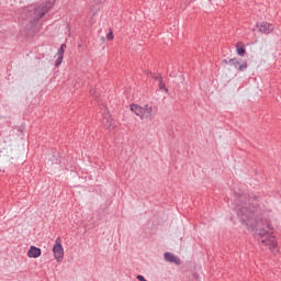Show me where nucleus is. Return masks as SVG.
<instances>
[{"instance_id":"obj_1","label":"nucleus","mask_w":281,"mask_h":281,"mask_svg":"<svg viewBox=\"0 0 281 281\" xmlns=\"http://www.w3.org/2000/svg\"><path fill=\"white\" fill-rule=\"evenodd\" d=\"M235 212L241 225H246L251 232L256 229L262 245L270 247V249H276L278 247L276 237L271 235L273 233L268 231L273 229V226L265 217L267 209L265 204L260 203V196L254 193H235Z\"/></svg>"},{"instance_id":"obj_2","label":"nucleus","mask_w":281,"mask_h":281,"mask_svg":"<svg viewBox=\"0 0 281 281\" xmlns=\"http://www.w3.org/2000/svg\"><path fill=\"white\" fill-rule=\"evenodd\" d=\"M55 3H56V0H46L35 7H30L25 11L24 16L29 22L31 30L36 27L38 21H41L43 16L54 8Z\"/></svg>"},{"instance_id":"obj_3","label":"nucleus","mask_w":281,"mask_h":281,"mask_svg":"<svg viewBox=\"0 0 281 281\" xmlns=\"http://www.w3.org/2000/svg\"><path fill=\"white\" fill-rule=\"evenodd\" d=\"M53 254L57 262H63V258L65 257V249L63 248V244L60 243V237L55 240V245L53 246Z\"/></svg>"},{"instance_id":"obj_4","label":"nucleus","mask_w":281,"mask_h":281,"mask_svg":"<svg viewBox=\"0 0 281 281\" xmlns=\"http://www.w3.org/2000/svg\"><path fill=\"white\" fill-rule=\"evenodd\" d=\"M228 63H229L231 67L236 68L237 71H245V70H247V67H249V65L247 64V60L236 58V57L231 58Z\"/></svg>"},{"instance_id":"obj_5","label":"nucleus","mask_w":281,"mask_h":281,"mask_svg":"<svg viewBox=\"0 0 281 281\" xmlns=\"http://www.w3.org/2000/svg\"><path fill=\"white\" fill-rule=\"evenodd\" d=\"M67 49V44H61L57 52V59L55 61V67H60L63 65V59L65 58V50Z\"/></svg>"},{"instance_id":"obj_6","label":"nucleus","mask_w":281,"mask_h":281,"mask_svg":"<svg viewBox=\"0 0 281 281\" xmlns=\"http://www.w3.org/2000/svg\"><path fill=\"white\" fill-rule=\"evenodd\" d=\"M257 27L261 34H271L273 32V24L269 22H262L260 24H257Z\"/></svg>"},{"instance_id":"obj_7","label":"nucleus","mask_w":281,"mask_h":281,"mask_svg":"<svg viewBox=\"0 0 281 281\" xmlns=\"http://www.w3.org/2000/svg\"><path fill=\"white\" fill-rule=\"evenodd\" d=\"M164 259L166 262H171V265H181V259L172 252H165L164 254Z\"/></svg>"},{"instance_id":"obj_8","label":"nucleus","mask_w":281,"mask_h":281,"mask_svg":"<svg viewBox=\"0 0 281 281\" xmlns=\"http://www.w3.org/2000/svg\"><path fill=\"white\" fill-rule=\"evenodd\" d=\"M43 254V250L36 246H31L27 250V257L29 258H41V255Z\"/></svg>"},{"instance_id":"obj_9","label":"nucleus","mask_w":281,"mask_h":281,"mask_svg":"<svg viewBox=\"0 0 281 281\" xmlns=\"http://www.w3.org/2000/svg\"><path fill=\"white\" fill-rule=\"evenodd\" d=\"M151 117H153V106H149L148 104H146L143 108L142 120H150Z\"/></svg>"},{"instance_id":"obj_10","label":"nucleus","mask_w":281,"mask_h":281,"mask_svg":"<svg viewBox=\"0 0 281 281\" xmlns=\"http://www.w3.org/2000/svg\"><path fill=\"white\" fill-rule=\"evenodd\" d=\"M130 109L133 113H135V115H137L138 117H140L142 120V115L144 113V108H142V105H138V104H135V103H132L130 105Z\"/></svg>"},{"instance_id":"obj_11","label":"nucleus","mask_w":281,"mask_h":281,"mask_svg":"<svg viewBox=\"0 0 281 281\" xmlns=\"http://www.w3.org/2000/svg\"><path fill=\"white\" fill-rule=\"evenodd\" d=\"M236 52L238 56H245L247 54V48H245L244 43H237L236 44Z\"/></svg>"},{"instance_id":"obj_12","label":"nucleus","mask_w":281,"mask_h":281,"mask_svg":"<svg viewBox=\"0 0 281 281\" xmlns=\"http://www.w3.org/2000/svg\"><path fill=\"white\" fill-rule=\"evenodd\" d=\"M103 124L108 131H113V128H115V126H113L112 120L105 119V120H103Z\"/></svg>"},{"instance_id":"obj_13","label":"nucleus","mask_w":281,"mask_h":281,"mask_svg":"<svg viewBox=\"0 0 281 281\" xmlns=\"http://www.w3.org/2000/svg\"><path fill=\"white\" fill-rule=\"evenodd\" d=\"M158 87L160 90L168 92V88L166 87V83L164 82V78H159Z\"/></svg>"},{"instance_id":"obj_14","label":"nucleus","mask_w":281,"mask_h":281,"mask_svg":"<svg viewBox=\"0 0 281 281\" xmlns=\"http://www.w3.org/2000/svg\"><path fill=\"white\" fill-rule=\"evenodd\" d=\"M90 95H92V98H100V93L95 88L90 89Z\"/></svg>"},{"instance_id":"obj_15","label":"nucleus","mask_w":281,"mask_h":281,"mask_svg":"<svg viewBox=\"0 0 281 281\" xmlns=\"http://www.w3.org/2000/svg\"><path fill=\"white\" fill-rule=\"evenodd\" d=\"M108 41H113L114 35H113V30H110V32L106 34Z\"/></svg>"},{"instance_id":"obj_16","label":"nucleus","mask_w":281,"mask_h":281,"mask_svg":"<svg viewBox=\"0 0 281 281\" xmlns=\"http://www.w3.org/2000/svg\"><path fill=\"white\" fill-rule=\"evenodd\" d=\"M136 280H138V281H148V280H146V278H144V276H142V274H138V276L136 277Z\"/></svg>"},{"instance_id":"obj_17","label":"nucleus","mask_w":281,"mask_h":281,"mask_svg":"<svg viewBox=\"0 0 281 281\" xmlns=\"http://www.w3.org/2000/svg\"><path fill=\"white\" fill-rule=\"evenodd\" d=\"M149 74H150L151 78H154V80H158V82H159V78H164V77L153 76V72H149Z\"/></svg>"},{"instance_id":"obj_18","label":"nucleus","mask_w":281,"mask_h":281,"mask_svg":"<svg viewBox=\"0 0 281 281\" xmlns=\"http://www.w3.org/2000/svg\"><path fill=\"white\" fill-rule=\"evenodd\" d=\"M222 63H223V65H229V60H227V59H223Z\"/></svg>"},{"instance_id":"obj_19","label":"nucleus","mask_w":281,"mask_h":281,"mask_svg":"<svg viewBox=\"0 0 281 281\" xmlns=\"http://www.w3.org/2000/svg\"><path fill=\"white\" fill-rule=\"evenodd\" d=\"M194 278H195V280H196V273L194 274Z\"/></svg>"}]
</instances>
